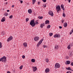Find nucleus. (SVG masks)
<instances>
[{"mask_svg":"<svg viewBox=\"0 0 73 73\" xmlns=\"http://www.w3.org/2000/svg\"><path fill=\"white\" fill-rule=\"evenodd\" d=\"M72 32H73V29L72 30Z\"/></svg>","mask_w":73,"mask_h":73,"instance_id":"6e6d98bb","label":"nucleus"},{"mask_svg":"<svg viewBox=\"0 0 73 73\" xmlns=\"http://www.w3.org/2000/svg\"><path fill=\"white\" fill-rule=\"evenodd\" d=\"M5 33L4 31L2 32L1 34L2 35H5Z\"/></svg>","mask_w":73,"mask_h":73,"instance_id":"b1692460","label":"nucleus"},{"mask_svg":"<svg viewBox=\"0 0 73 73\" xmlns=\"http://www.w3.org/2000/svg\"><path fill=\"white\" fill-rule=\"evenodd\" d=\"M12 39H13V37L12 36H11L7 39V41H8V42H9V41L12 40Z\"/></svg>","mask_w":73,"mask_h":73,"instance_id":"39448f33","label":"nucleus"},{"mask_svg":"<svg viewBox=\"0 0 73 73\" xmlns=\"http://www.w3.org/2000/svg\"><path fill=\"white\" fill-rule=\"evenodd\" d=\"M60 68V65L58 63H56L55 65V68Z\"/></svg>","mask_w":73,"mask_h":73,"instance_id":"20e7f679","label":"nucleus"},{"mask_svg":"<svg viewBox=\"0 0 73 73\" xmlns=\"http://www.w3.org/2000/svg\"><path fill=\"white\" fill-rule=\"evenodd\" d=\"M7 3H8L6 2V4H7Z\"/></svg>","mask_w":73,"mask_h":73,"instance_id":"4d7b16f0","label":"nucleus"},{"mask_svg":"<svg viewBox=\"0 0 73 73\" xmlns=\"http://www.w3.org/2000/svg\"><path fill=\"white\" fill-rule=\"evenodd\" d=\"M43 40H44V38H42L41 39V40H40V41L37 44V48H38V47H39L40 45L41 44V43H42V41H43Z\"/></svg>","mask_w":73,"mask_h":73,"instance_id":"7ed1b4c3","label":"nucleus"},{"mask_svg":"<svg viewBox=\"0 0 73 73\" xmlns=\"http://www.w3.org/2000/svg\"><path fill=\"white\" fill-rule=\"evenodd\" d=\"M40 19H43V17L41 16L40 17Z\"/></svg>","mask_w":73,"mask_h":73,"instance_id":"58836bf2","label":"nucleus"},{"mask_svg":"<svg viewBox=\"0 0 73 73\" xmlns=\"http://www.w3.org/2000/svg\"><path fill=\"white\" fill-rule=\"evenodd\" d=\"M32 68H33V72H35L37 69V67H33V66Z\"/></svg>","mask_w":73,"mask_h":73,"instance_id":"6e6552de","label":"nucleus"},{"mask_svg":"<svg viewBox=\"0 0 73 73\" xmlns=\"http://www.w3.org/2000/svg\"><path fill=\"white\" fill-rule=\"evenodd\" d=\"M28 12H29V13L31 14V13H32V9H29L28 10Z\"/></svg>","mask_w":73,"mask_h":73,"instance_id":"f8f14e48","label":"nucleus"},{"mask_svg":"<svg viewBox=\"0 0 73 73\" xmlns=\"http://www.w3.org/2000/svg\"><path fill=\"white\" fill-rule=\"evenodd\" d=\"M59 28L60 29H62V27L61 26H59Z\"/></svg>","mask_w":73,"mask_h":73,"instance_id":"49530a36","label":"nucleus"},{"mask_svg":"<svg viewBox=\"0 0 73 73\" xmlns=\"http://www.w3.org/2000/svg\"><path fill=\"white\" fill-rule=\"evenodd\" d=\"M66 59H68V58H69L67 56H66Z\"/></svg>","mask_w":73,"mask_h":73,"instance_id":"79ce46f5","label":"nucleus"},{"mask_svg":"<svg viewBox=\"0 0 73 73\" xmlns=\"http://www.w3.org/2000/svg\"><path fill=\"white\" fill-rule=\"evenodd\" d=\"M23 68V66L21 65V66L19 67L20 69H22Z\"/></svg>","mask_w":73,"mask_h":73,"instance_id":"a878e982","label":"nucleus"},{"mask_svg":"<svg viewBox=\"0 0 73 73\" xmlns=\"http://www.w3.org/2000/svg\"><path fill=\"white\" fill-rule=\"evenodd\" d=\"M34 40L36 41H37L38 40H39V37H38L37 36H36L35 38H34Z\"/></svg>","mask_w":73,"mask_h":73,"instance_id":"9b49d317","label":"nucleus"},{"mask_svg":"<svg viewBox=\"0 0 73 73\" xmlns=\"http://www.w3.org/2000/svg\"><path fill=\"white\" fill-rule=\"evenodd\" d=\"M67 48L68 49H70L71 48L70 46V45H69L67 47Z\"/></svg>","mask_w":73,"mask_h":73,"instance_id":"393cba45","label":"nucleus"},{"mask_svg":"<svg viewBox=\"0 0 73 73\" xmlns=\"http://www.w3.org/2000/svg\"><path fill=\"white\" fill-rule=\"evenodd\" d=\"M22 57L23 58H25V55H23Z\"/></svg>","mask_w":73,"mask_h":73,"instance_id":"4c0bfd02","label":"nucleus"},{"mask_svg":"<svg viewBox=\"0 0 73 73\" xmlns=\"http://www.w3.org/2000/svg\"><path fill=\"white\" fill-rule=\"evenodd\" d=\"M20 1V3H23V1Z\"/></svg>","mask_w":73,"mask_h":73,"instance_id":"de8ad7c7","label":"nucleus"},{"mask_svg":"<svg viewBox=\"0 0 73 73\" xmlns=\"http://www.w3.org/2000/svg\"><path fill=\"white\" fill-rule=\"evenodd\" d=\"M31 61V62H35V59H32Z\"/></svg>","mask_w":73,"mask_h":73,"instance_id":"aec40b11","label":"nucleus"},{"mask_svg":"<svg viewBox=\"0 0 73 73\" xmlns=\"http://www.w3.org/2000/svg\"><path fill=\"white\" fill-rule=\"evenodd\" d=\"M46 62H48V61H49V59H48V58L46 59Z\"/></svg>","mask_w":73,"mask_h":73,"instance_id":"7c9ffc66","label":"nucleus"},{"mask_svg":"<svg viewBox=\"0 0 73 73\" xmlns=\"http://www.w3.org/2000/svg\"><path fill=\"white\" fill-rule=\"evenodd\" d=\"M72 71H73V70H72V69H71V70Z\"/></svg>","mask_w":73,"mask_h":73,"instance_id":"bf43d9fd","label":"nucleus"},{"mask_svg":"<svg viewBox=\"0 0 73 73\" xmlns=\"http://www.w3.org/2000/svg\"><path fill=\"white\" fill-rule=\"evenodd\" d=\"M55 49H58V46H57V45H55Z\"/></svg>","mask_w":73,"mask_h":73,"instance_id":"6ab92c4d","label":"nucleus"},{"mask_svg":"<svg viewBox=\"0 0 73 73\" xmlns=\"http://www.w3.org/2000/svg\"><path fill=\"white\" fill-rule=\"evenodd\" d=\"M68 24H67V23L66 22L65 23L64 25V27H67V25Z\"/></svg>","mask_w":73,"mask_h":73,"instance_id":"f3484780","label":"nucleus"},{"mask_svg":"<svg viewBox=\"0 0 73 73\" xmlns=\"http://www.w3.org/2000/svg\"><path fill=\"white\" fill-rule=\"evenodd\" d=\"M47 28H50V25H49L47 26Z\"/></svg>","mask_w":73,"mask_h":73,"instance_id":"c85d7f7f","label":"nucleus"},{"mask_svg":"<svg viewBox=\"0 0 73 73\" xmlns=\"http://www.w3.org/2000/svg\"><path fill=\"white\" fill-rule=\"evenodd\" d=\"M63 17H65V13H63Z\"/></svg>","mask_w":73,"mask_h":73,"instance_id":"72a5a7b5","label":"nucleus"},{"mask_svg":"<svg viewBox=\"0 0 73 73\" xmlns=\"http://www.w3.org/2000/svg\"><path fill=\"white\" fill-rule=\"evenodd\" d=\"M53 33H50L49 34V35L50 36H52V35H53Z\"/></svg>","mask_w":73,"mask_h":73,"instance_id":"cd10ccee","label":"nucleus"},{"mask_svg":"<svg viewBox=\"0 0 73 73\" xmlns=\"http://www.w3.org/2000/svg\"><path fill=\"white\" fill-rule=\"evenodd\" d=\"M45 23L46 24H49V21L48 20H46L45 21Z\"/></svg>","mask_w":73,"mask_h":73,"instance_id":"4468645a","label":"nucleus"},{"mask_svg":"<svg viewBox=\"0 0 73 73\" xmlns=\"http://www.w3.org/2000/svg\"><path fill=\"white\" fill-rule=\"evenodd\" d=\"M71 66H73V62H72L71 63Z\"/></svg>","mask_w":73,"mask_h":73,"instance_id":"37998d69","label":"nucleus"},{"mask_svg":"<svg viewBox=\"0 0 73 73\" xmlns=\"http://www.w3.org/2000/svg\"><path fill=\"white\" fill-rule=\"evenodd\" d=\"M40 2H38V5H40Z\"/></svg>","mask_w":73,"mask_h":73,"instance_id":"a18cd8bd","label":"nucleus"},{"mask_svg":"<svg viewBox=\"0 0 73 73\" xmlns=\"http://www.w3.org/2000/svg\"><path fill=\"white\" fill-rule=\"evenodd\" d=\"M21 0H19V1H20Z\"/></svg>","mask_w":73,"mask_h":73,"instance_id":"052dcab7","label":"nucleus"},{"mask_svg":"<svg viewBox=\"0 0 73 73\" xmlns=\"http://www.w3.org/2000/svg\"><path fill=\"white\" fill-rule=\"evenodd\" d=\"M12 17H13V16L12 15L10 16L9 17L10 19H12Z\"/></svg>","mask_w":73,"mask_h":73,"instance_id":"2f4dec72","label":"nucleus"},{"mask_svg":"<svg viewBox=\"0 0 73 73\" xmlns=\"http://www.w3.org/2000/svg\"><path fill=\"white\" fill-rule=\"evenodd\" d=\"M15 7V5H13L12 6V8H13Z\"/></svg>","mask_w":73,"mask_h":73,"instance_id":"8fccbe9b","label":"nucleus"},{"mask_svg":"<svg viewBox=\"0 0 73 73\" xmlns=\"http://www.w3.org/2000/svg\"><path fill=\"white\" fill-rule=\"evenodd\" d=\"M44 26H45V24L44 23L41 24L40 25V27L42 28H43V27H44Z\"/></svg>","mask_w":73,"mask_h":73,"instance_id":"9d476101","label":"nucleus"},{"mask_svg":"<svg viewBox=\"0 0 73 73\" xmlns=\"http://www.w3.org/2000/svg\"><path fill=\"white\" fill-rule=\"evenodd\" d=\"M7 12H9V10H7Z\"/></svg>","mask_w":73,"mask_h":73,"instance_id":"864d4df0","label":"nucleus"},{"mask_svg":"<svg viewBox=\"0 0 73 73\" xmlns=\"http://www.w3.org/2000/svg\"><path fill=\"white\" fill-rule=\"evenodd\" d=\"M36 0H32L33 1V4H35V3L36 2Z\"/></svg>","mask_w":73,"mask_h":73,"instance_id":"412c9836","label":"nucleus"},{"mask_svg":"<svg viewBox=\"0 0 73 73\" xmlns=\"http://www.w3.org/2000/svg\"><path fill=\"white\" fill-rule=\"evenodd\" d=\"M48 14L51 16H53V11H50L49 12H48Z\"/></svg>","mask_w":73,"mask_h":73,"instance_id":"0eeeda50","label":"nucleus"},{"mask_svg":"<svg viewBox=\"0 0 73 73\" xmlns=\"http://www.w3.org/2000/svg\"><path fill=\"white\" fill-rule=\"evenodd\" d=\"M5 21V17H4L2 18L1 20V21L2 22H4Z\"/></svg>","mask_w":73,"mask_h":73,"instance_id":"a211bd4d","label":"nucleus"},{"mask_svg":"<svg viewBox=\"0 0 73 73\" xmlns=\"http://www.w3.org/2000/svg\"><path fill=\"white\" fill-rule=\"evenodd\" d=\"M58 9V10H57V12L58 13H59V11H60V10H61V9Z\"/></svg>","mask_w":73,"mask_h":73,"instance_id":"bb28decb","label":"nucleus"},{"mask_svg":"<svg viewBox=\"0 0 73 73\" xmlns=\"http://www.w3.org/2000/svg\"><path fill=\"white\" fill-rule=\"evenodd\" d=\"M3 10H4V9H3Z\"/></svg>","mask_w":73,"mask_h":73,"instance_id":"e2e57ef3","label":"nucleus"},{"mask_svg":"<svg viewBox=\"0 0 73 73\" xmlns=\"http://www.w3.org/2000/svg\"><path fill=\"white\" fill-rule=\"evenodd\" d=\"M2 47V43L1 42H0V48Z\"/></svg>","mask_w":73,"mask_h":73,"instance_id":"c756f323","label":"nucleus"},{"mask_svg":"<svg viewBox=\"0 0 73 73\" xmlns=\"http://www.w3.org/2000/svg\"><path fill=\"white\" fill-rule=\"evenodd\" d=\"M61 7L63 10H65V8H64V5H61Z\"/></svg>","mask_w":73,"mask_h":73,"instance_id":"2eb2a0df","label":"nucleus"},{"mask_svg":"<svg viewBox=\"0 0 73 73\" xmlns=\"http://www.w3.org/2000/svg\"><path fill=\"white\" fill-rule=\"evenodd\" d=\"M43 47L44 48H47L48 46H46V45H44L43 46Z\"/></svg>","mask_w":73,"mask_h":73,"instance_id":"f704fd0d","label":"nucleus"},{"mask_svg":"<svg viewBox=\"0 0 73 73\" xmlns=\"http://www.w3.org/2000/svg\"><path fill=\"white\" fill-rule=\"evenodd\" d=\"M7 73H11L9 72V71H7Z\"/></svg>","mask_w":73,"mask_h":73,"instance_id":"603ef678","label":"nucleus"},{"mask_svg":"<svg viewBox=\"0 0 73 73\" xmlns=\"http://www.w3.org/2000/svg\"><path fill=\"white\" fill-rule=\"evenodd\" d=\"M60 36H61L60 35L56 34L54 36V38H56V37H57V38H59V37H60Z\"/></svg>","mask_w":73,"mask_h":73,"instance_id":"423d86ee","label":"nucleus"},{"mask_svg":"<svg viewBox=\"0 0 73 73\" xmlns=\"http://www.w3.org/2000/svg\"><path fill=\"white\" fill-rule=\"evenodd\" d=\"M70 45L71 46H73V43H72L71 44H70Z\"/></svg>","mask_w":73,"mask_h":73,"instance_id":"e433bc0d","label":"nucleus"},{"mask_svg":"<svg viewBox=\"0 0 73 73\" xmlns=\"http://www.w3.org/2000/svg\"><path fill=\"white\" fill-rule=\"evenodd\" d=\"M72 33V31H71L70 32V35H71Z\"/></svg>","mask_w":73,"mask_h":73,"instance_id":"09e8293b","label":"nucleus"},{"mask_svg":"<svg viewBox=\"0 0 73 73\" xmlns=\"http://www.w3.org/2000/svg\"><path fill=\"white\" fill-rule=\"evenodd\" d=\"M56 9H60V5H58L57 7H56Z\"/></svg>","mask_w":73,"mask_h":73,"instance_id":"5701e85b","label":"nucleus"},{"mask_svg":"<svg viewBox=\"0 0 73 73\" xmlns=\"http://www.w3.org/2000/svg\"><path fill=\"white\" fill-rule=\"evenodd\" d=\"M61 21H62V23H64V20H63V19H62V20H61Z\"/></svg>","mask_w":73,"mask_h":73,"instance_id":"a19ab883","label":"nucleus"},{"mask_svg":"<svg viewBox=\"0 0 73 73\" xmlns=\"http://www.w3.org/2000/svg\"><path fill=\"white\" fill-rule=\"evenodd\" d=\"M66 73H72L70 71H68Z\"/></svg>","mask_w":73,"mask_h":73,"instance_id":"c03bdc74","label":"nucleus"},{"mask_svg":"<svg viewBox=\"0 0 73 73\" xmlns=\"http://www.w3.org/2000/svg\"><path fill=\"white\" fill-rule=\"evenodd\" d=\"M42 1H43L44 3H45L46 1V0H42Z\"/></svg>","mask_w":73,"mask_h":73,"instance_id":"473e14b6","label":"nucleus"},{"mask_svg":"<svg viewBox=\"0 0 73 73\" xmlns=\"http://www.w3.org/2000/svg\"><path fill=\"white\" fill-rule=\"evenodd\" d=\"M38 22H36V23L35 22V19H33L32 20H31L30 23V24L32 26V27H34V26H35L36 25H37L38 24Z\"/></svg>","mask_w":73,"mask_h":73,"instance_id":"f257e3e1","label":"nucleus"},{"mask_svg":"<svg viewBox=\"0 0 73 73\" xmlns=\"http://www.w3.org/2000/svg\"><path fill=\"white\" fill-rule=\"evenodd\" d=\"M26 21H29V18H26Z\"/></svg>","mask_w":73,"mask_h":73,"instance_id":"c9c22d12","label":"nucleus"},{"mask_svg":"<svg viewBox=\"0 0 73 73\" xmlns=\"http://www.w3.org/2000/svg\"><path fill=\"white\" fill-rule=\"evenodd\" d=\"M50 70L48 68H46V69L45 70V72H46V73H47V72H49L50 71Z\"/></svg>","mask_w":73,"mask_h":73,"instance_id":"ddd939ff","label":"nucleus"},{"mask_svg":"<svg viewBox=\"0 0 73 73\" xmlns=\"http://www.w3.org/2000/svg\"><path fill=\"white\" fill-rule=\"evenodd\" d=\"M70 62L69 60H67L66 62V65H69V64H70Z\"/></svg>","mask_w":73,"mask_h":73,"instance_id":"1a4fd4ad","label":"nucleus"},{"mask_svg":"<svg viewBox=\"0 0 73 73\" xmlns=\"http://www.w3.org/2000/svg\"><path fill=\"white\" fill-rule=\"evenodd\" d=\"M38 18H40V17H38Z\"/></svg>","mask_w":73,"mask_h":73,"instance_id":"13d9d810","label":"nucleus"},{"mask_svg":"<svg viewBox=\"0 0 73 73\" xmlns=\"http://www.w3.org/2000/svg\"><path fill=\"white\" fill-rule=\"evenodd\" d=\"M72 53H70L69 54V56H72Z\"/></svg>","mask_w":73,"mask_h":73,"instance_id":"ea45409f","label":"nucleus"},{"mask_svg":"<svg viewBox=\"0 0 73 73\" xmlns=\"http://www.w3.org/2000/svg\"><path fill=\"white\" fill-rule=\"evenodd\" d=\"M6 59H7V57H5V56H3L0 59V61H2V62H5L7 61Z\"/></svg>","mask_w":73,"mask_h":73,"instance_id":"f03ea898","label":"nucleus"},{"mask_svg":"<svg viewBox=\"0 0 73 73\" xmlns=\"http://www.w3.org/2000/svg\"><path fill=\"white\" fill-rule=\"evenodd\" d=\"M67 70H72V69H71L70 67H68L67 68H66Z\"/></svg>","mask_w":73,"mask_h":73,"instance_id":"4be33fe9","label":"nucleus"},{"mask_svg":"<svg viewBox=\"0 0 73 73\" xmlns=\"http://www.w3.org/2000/svg\"><path fill=\"white\" fill-rule=\"evenodd\" d=\"M5 14H6V16H8V13H5Z\"/></svg>","mask_w":73,"mask_h":73,"instance_id":"3c124183","label":"nucleus"},{"mask_svg":"<svg viewBox=\"0 0 73 73\" xmlns=\"http://www.w3.org/2000/svg\"><path fill=\"white\" fill-rule=\"evenodd\" d=\"M23 45L25 47H27V43L26 42L24 43Z\"/></svg>","mask_w":73,"mask_h":73,"instance_id":"dca6fc26","label":"nucleus"},{"mask_svg":"<svg viewBox=\"0 0 73 73\" xmlns=\"http://www.w3.org/2000/svg\"><path fill=\"white\" fill-rule=\"evenodd\" d=\"M44 7H45H45H46V5H45L44 6Z\"/></svg>","mask_w":73,"mask_h":73,"instance_id":"5fc2aeb1","label":"nucleus"},{"mask_svg":"<svg viewBox=\"0 0 73 73\" xmlns=\"http://www.w3.org/2000/svg\"><path fill=\"white\" fill-rule=\"evenodd\" d=\"M5 0V1H7V0Z\"/></svg>","mask_w":73,"mask_h":73,"instance_id":"680f3d73","label":"nucleus"}]
</instances>
